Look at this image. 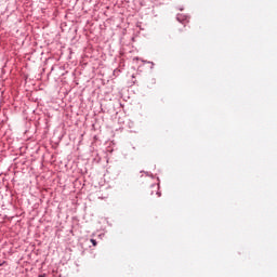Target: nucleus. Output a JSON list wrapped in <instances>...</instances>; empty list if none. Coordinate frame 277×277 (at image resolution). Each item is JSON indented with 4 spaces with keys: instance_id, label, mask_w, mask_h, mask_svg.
I'll return each instance as SVG.
<instances>
[{
    "instance_id": "obj_1",
    "label": "nucleus",
    "mask_w": 277,
    "mask_h": 277,
    "mask_svg": "<svg viewBox=\"0 0 277 277\" xmlns=\"http://www.w3.org/2000/svg\"><path fill=\"white\" fill-rule=\"evenodd\" d=\"M151 189H155L156 196H157L158 198H161V190H159V184H153V185H151Z\"/></svg>"
},
{
    "instance_id": "obj_2",
    "label": "nucleus",
    "mask_w": 277,
    "mask_h": 277,
    "mask_svg": "<svg viewBox=\"0 0 277 277\" xmlns=\"http://www.w3.org/2000/svg\"><path fill=\"white\" fill-rule=\"evenodd\" d=\"M176 21H179V23L185 24V21H187V16H185L183 14H177Z\"/></svg>"
},
{
    "instance_id": "obj_3",
    "label": "nucleus",
    "mask_w": 277,
    "mask_h": 277,
    "mask_svg": "<svg viewBox=\"0 0 277 277\" xmlns=\"http://www.w3.org/2000/svg\"><path fill=\"white\" fill-rule=\"evenodd\" d=\"M147 83L148 85H155V83H157V80L155 78H150Z\"/></svg>"
},
{
    "instance_id": "obj_4",
    "label": "nucleus",
    "mask_w": 277,
    "mask_h": 277,
    "mask_svg": "<svg viewBox=\"0 0 277 277\" xmlns=\"http://www.w3.org/2000/svg\"><path fill=\"white\" fill-rule=\"evenodd\" d=\"M114 75H120V69H115Z\"/></svg>"
},
{
    "instance_id": "obj_5",
    "label": "nucleus",
    "mask_w": 277,
    "mask_h": 277,
    "mask_svg": "<svg viewBox=\"0 0 277 277\" xmlns=\"http://www.w3.org/2000/svg\"><path fill=\"white\" fill-rule=\"evenodd\" d=\"M148 64H151V68H153V66H155V63H153V62H148Z\"/></svg>"
},
{
    "instance_id": "obj_6",
    "label": "nucleus",
    "mask_w": 277,
    "mask_h": 277,
    "mask_svg": "<svg viewBox=\"0 0 277 277\" xmlns=\"http://www.w3.org/2000/svg\"><path fill=\"white\" fill-rule=\"evenodd\" d=\"M153 194H155V190H151L150 195L153 196Z\"/></svg>"
},
{
    "instance_id": "obj_7",
    "label": "nucleus",
    "mask_w": 277,
    "mask_h": 277,
    "mask_svg": "<svg viewBox=\"0 0 277 277\" xmlns=\"http://www.w3.org/2000/svg\"><path fill=\"white\" fill-rule=\"evenodd\" d=\"M146 174H147V176H148V172H145Z\"/></svg>"
}]
</instances>
